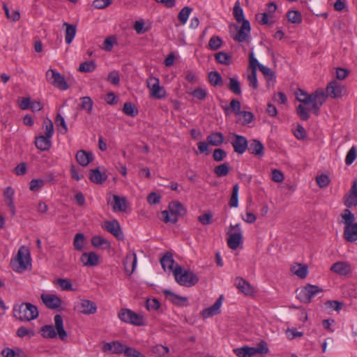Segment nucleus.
Returning a JSON list of instances; mask_svg holds the SVG:
<instances>
[{
    "label": "nucleus",
    "instance_id": "f257e3e1",
    "mask_svg": "<svg viewBox=\"0 0 357 357\" xmlns=\"http://www.w3.org/2000/svg\"><path fill=\"white\" fill-rule=\"evenodd\" d=\"M13 316L21 321H29L36 319L39 312L36 305L30 303H22L13 306Z\"/></svg>",
    "mask_w": 357,
    "mask_h": 357
},
{
    "label": "nucleus",
    "instance_id": "f03ea898",
    "mask_svg": "<svg viewBox=\"0 0 357 357\" xmlns=\"http://www.w3.org/2000/svg\"><path fill=\"white\" fill-rule=\"evenodd\" d=\"M342 222L344 225V237L348 242L357 241V222H355L354 215L348 208L344 209L341 214Z\"/></svg>",
    "mask_w": 357,
    "mask_h": 357
},
{
    "label": "nucleus",
    "instance_id": "7ed1b4c3",
    "mask_svg": "<svg viewBox=\"0 0 357 357\" xmlns=\"http://www.w3.org/2000/svg\"><path fill=\"white\" fill-rule=\"evenodd\" d=\"M174 275L176 281L182 286L192 287L195 285L199 278L196 274L190 270H184L181 266L176 264L174 269Z\"/></svg>",
    "mask_w": 357,
    "mask_h": 357
},
{
    "label": "nucleus",
    "instance_id": "20e7f679",
    "mask_svg": "<svg viewBox=\"0 0 357 357\" xmlns=\"http://www.w3.org/2000/svg\"><path fill=\"white\" fill-rule=\"evenodd\" d=\"M233 351L238 357H252L256 354H266L268 347L266 342L262 340L256 347L243 346L234 349Z\"/></svg>",
    "mask_w": 357,
    "mask_h": 357
},
{
    "label": "nucleus",
    "instance_id": "39448f33",
    "mask_svg": "<svg viewBox=\"0 0 357 357\" xmlns=\"http://www.w3.org/2000/svg\"><path fill=\"white\" fill-rule=\"evenodd\" d=\"M169 211H163L162 212L163 221L166 223H176L178 216L184 215L186 213L185 208L180 202H173L169 204Z\"/></svg>",
    "mask_w": 357,
    "mask_h": 357
},
{
    "label": "nucleus",
    "instance_id": "423d86ee",
    "mask_svg": "<svg viewBox=\"0 0 357 357\" xmlns=\"http://www.w3.org/2000/svg\"><path fill=\"white\" fill-rule=\"evenodd\" d=\"M323 290L317 285L307 284L303 288L296 290V298L303 303H310L313 297Z\"/></svg>",
    "mask_w": 357,
    "mask_h": 357
},
{
    "label": "nucleus",
    "instance_id": "0eeeda50",
    "mask_svg": "<svg viewBox=\"0 0 357 357\" xmlns=\"http://www.w3.org/2000/svg\"><path fill=\"white\" fill-rule=\"evenodd\" d=\"M15 263L17 265L14 270L19 273L27 270L31 266L30 252L25 246H22L18 250Z\"/></svg>",
    "mask_w": 357,
    "mask_h": 357
},
{
    "label": "nucleus",
    "instance_id": "6e6552de",
    "mask_svg": "<svg viewBox=\"0 0 357 357\" xmlns=\"http://www.w3.org/2000/svg\"><path fill=\"white\" fill-rule=\"evenodd\" d=\"M118 317L122 321L135 326H144L145 324L143 315L135 313L130 309H121Z\"/></svg>",
    "mask_w": 357,
    "mask_h": 357
},
{
    "label": "nucleus",
    "instance_id": "1a4fd4ad",
    "mask_svg": "<svg viewBox=\"0 0 357 357\" xmlns=\"http://www.w3.org/2000/svg\"><path fill=\"white\" fill-rule=\"evenodd\" d=\"M46 77L47 81L54 86L61 90H66L68 89V85L67 84L64 77L55 70H48L46 72Z\"/></svg>",
    "mask_w": 357,
    "mask_h": 357
},
{
    "label": "nucleus",
    "instance_id": "9d476101",
    "mask_svg": "<svg viewBox=\"0 0 357 357\" xmlns=\"http://www.w3.org/2000/svg\"><path fill=\"white\" fill-rule=\"evenodd\" d=\"M147 87L150 90L151 96L161 99L165 97V91L162 87L160 86L159 79L154 77H151L146 80Z\"/></svg>",
    "mask_w": 357,
    "mask_h": 357
},
{
    "label": "nucleus",
    "instance_id": "9b49d317",
    "mask_svg": "<svg viewBox=\"0 0 357 357\" xmlns=\"http://www.w3.org/2000/svg\"><path fill=\"white\" fill-rule=\"evenodd\" d=\"M74 308L79 313L84 314H92L97 310L96 303L87 299H81L75 303Z\"/></svg>",
    "mask_w": 357,
    "mask_h": 357
},
{
    "label": "nucleus",
    "instance_id": "f8f14e48",
    "mask_svg": "<svg viewBox=\"0 0 357 357\" xmlns=\"http://www.w3.org/2000/svg\"><path fill=\"white\" fill-rule=\"evenodd\" d=\"M230 142L234 151L238 154L244 153L248 149V142L246 137L243 135L232 134V139Z\"/></svg>",
    "mask_w": 357,
    "mask_h": 357
},
{
    "label": "nucleus",
    "instance_id": "ddd939ff",
    "mask_svg": "<svg viewBox=\"0 0 357 357\" xmlns=\"http://www.w3.org/2000/svg\"><path fill=\"white\" fill-rule=\"evenodd\" d=\"M236 29H237V33L233 38L238 43L247 41L250 36L251 30L249 21L243 20V22L241 23V26L239 29L238 26H236Z\"/></svg>",
    "mask_w": 357,
    "mask_h": 357
},
{
    "label": "nucleus",
    "instance_id": "4468645a",
    "mask_svg": "<svg viewBox=\"0 0 357 357\" xmlns=\"http://www.w3.org/2000/svg\"><path fill=\"white\" fill-rule=\"evenodd\" d=\"M344 204L348 208L357 206V181H354L351 189L343 198Z\"/></svg>",
    "mask_w": 357,
    "mask_h": 357
},
{
    "label": "nucleus",
    "instance_id": "2eb2a0df",
    "mask_svg": "<svg viewBox=\"0 0 357 357\" xmlns=\"http://www.w3.org/2000/svg\"><path fill=\"white\" fill-rule=\"evenodd\" d=\"M102 227L114 235L117 239L121 240L123 238V234L121 229L120 225L116 220L105 221Z\"/></svg>",
    "mask_w": 357,
    "mask_h": 357
},
{
    "label": "nucleus",
    "instance_id": "dca6fc26",
    "mask_svg": "<svg viewBox=\"0 0 357 357\" xmlns=\"http://www.w3.org/2000/svg\"><path fill=\"white\" fill-rule=\"evenodd\" d=\"M327 98L326 94L322 89H317L315 91V97L312 99L311 109L315 115H319L321 106L326 101Z\"/></svg>",
    "mask_w": 357,
    "mask_h": 357
},
{
    "label": "nucleus",
    "instance_id": "f3484780",
    "mask_svg": "<svg viewBox=\"0 0 357 357\" xmlns=\"http://www.w3.org/2000/svg\"><path fill=\"white\" fill-rule=\"evenodd\" d=\"M41 299L45 306L50 309H57L60 307L61 305V298L54 294H43L41 295Z\"/></svg>",
    "mask_w": 357,
    "mask_h": 357
},
{
    "label": "nucleus",
    "instance_id": "a211bd4d",
    "mask_svg": "<svg viewBox=\"0 0 357 357\" xmlns=\"http://www.w3.org/2000/svg\"><path fill=\"white\" fill-rule=\"evenodd\" d=\"M126 347V345L123 344L118 341H113L105 343L102 347V351L104 352H109L114 354H124Z\"/></svg>",
    "mask_w": 357,
    "mask_h": 357
},
{
    "label": "nucleus",
    "instance_id": "6ab92c4d",
    "mask_svg": "<svg viewBox=\"0 0 357 357\" xmlns=\"http://www.w3.org/2000/svg\"><path fill=\"white\" fill-rule=\"evenodd\" d=\"M234 285L236 287L245 295L250 296L255 293L254 288L245 280L241 277L236 278L234 280Z\"/></svg>",
    "mask_w": 357,
    "mask_h": 357
},
{
    "label": "nucleus",
    "instance_id": "aec40b11",
    "mask_svg": "<svg viewBox=\"0 0 357 357\" xmlns=\"http://www.w3.org/2000/svg\"><path fill=\"white\" fill-rule=\"evenodd\" d=\"M137 256L134 251H130L123 261L125 272L129 275H131L137 265Z\"/></svg>",
    "mask_w": 357,
    "mask_h": 357
},
{
    "label": "nucleus",
    "instance_id": "412c9836",
    "mask_svg": "<svg viewBox=\"0 0 357 357\" xmlns=\"http://www.w3.org/2000/svg\"><path fill=\"white\" fill-rule=\"evenodd\" d=\"M166 298L173 304L178 306H185L188 305V298L174 294L169 289L162 290Z\"/></svg>",
    "mask_w": 357,
    "mask_h": 357
},
{
    "label": "nucleus",
    "instance_id": "4be33fe9",
    "mask_svg": "<svg viewBox=\"0 0 357 357\" xmlns=\"http://www.w3.org/2000/svg\"><path fill=\"white\" fill-rule=\"evenodd\" d=\"M242 233L240 231H228L229 236L227 239V245L229 248L236 250L243 243Z\"/></svg>",
    "mask_w": 357,
    "mask_h": 357
},
{
    "label": "nucleus",
    "instance_id": "5701e85b",
    "mask_svg": "<svg viewBox=\"0 0 357 357\" xmlns=\"http://www.w3.org/2000/svg\"><path fill=\"white\" fill-rule=\"evenodd\" d=\"M222 296H220L211 307L202 310V314L204 318H208L220 313Z\"/></svg>",
    "mask_w": 357,
    "mask_h": 357
},
{
    "label": "nucleus",
    "instance_id": "b1692460",
    "mask_svg": "<svg viewBox=\"0 0 357 357\" xmlns=\"http://www.w3.org/2000/svg\"><path fill=\"white\" fill-rule=\"evenodd\" d=\"M80 261L85 266H95L99 264V257L93 252H84L81 255Z\"/></svg>",
    "mask_w": 357,
    "mask_h": 357
},
{
    "label": "nucleus",
    "instance_id": "393cba45",
    "mask_svg": "<svg viewBox=\"0 0 357 357\" xmlns=\"http://www.w3.org/2000/svg\"><path fill=\"white\" fill-rule=\"evenodd\" d=\"M331 271L340 275H347L351 272V269L349 263L337 261L331 266Z\"/></svg>",
    "mask_w": 357,
    "mask_h": 357
},
{
    "label": "nucleus",
    "instance_id": "a878e982",
    "mask_svg": "<svg viewBox=\"0 0 357 357\" xmlns=\"http://www.w3.org/2000/svg\"><path fill=\"white\" fill-rule=\"evenodd\" d=\"M326 92L331 98H339L342 96V88L339 82L333 81L327 86Z\"/></svg>",
    "mask_w": 357,
    "mask_h": 357
},
{
    "label": "nucleus",
    "instance_id": "bb28decb",
    "mask_svg": "<svg viewBox=\"0 0 357 357\" xmlns=\"http://www.w3.org/2000/svg\"><path fill=\"white\" fill-rule=\"evenodd\" d=\"M251 154L256 155H263L264 147L262 143L258 139H254L250 141V144H248V149Z\"/></svg>",
    "mask_w": 357,
    "mask_h": 357
},
{
    "label": "nucleus",
    "instance_id": "cd10ccee",
    "mask_svg": "<svg viewBox=\"0 0 357 357\" xmlns=\"http://www.w3.org/2000/svg\"><path fill=\"white\" fill-rule=\"evenodd\" d=\"M54 320V324H55V329L57 331L59 337L61 340L65 341L67 339L68 335L63 328V318H62L61 315H60V314L55 315Z\"/></svg>",
    "mask_w": 357,
    "mask_h": 357
},
{
    "label": "nucleus",
    "instance_id": "c85d7f7f",
    "mask_svg": "<svg viewBox=\"0 0 357 357\" xmlns=\"http://www.w3.org/2000/svg\"><path fill=\"white\" fill-rule=\"evenodd\" d=\"M76 160L82 166H86L93 160V154L83 150H79L76 153Z\"/></svg>",
    "mask_w": 357,
    "mask_h": 357
},
{
    "label": "nucleus",
    "instance_id": "c756f323",
    "mask_svg": "<svg viewBox=\"0 0 357 357\" xmlns=\"http://www.w3.org/2000/svg\"><path fill=\"white\" fill-rule=\"evenodd\" d=\"M160 264L162 268L166 271L169 270L174 273V269L176 264H175L173 259L172 255L169 252H167L161 259Z\"/></svg>",
    "mask_w": 357,
    "mask_h": 357
},
{
    "label": "nucleus",
    "instance_id": "7c9ffc66",
    "mask_svg": "<svg viewBox=\"0 0 357 357\" xmlns=\"http://www.w3.org/2000/svg\"><path fill=\"white\" fill-rule=\"evenodd\" d=\"M111 205L114 211H125L126 210V199L125 197L114 195Z\"/></svg>",
    "mask_w": 357,
    "mask_h": 357
},
{
    "label": "nucleus",
    "instance_id": "2f4dec72",
    "mask_svg": "<svg viewBox=\"0 0 357 357\" xmlns=\"http://www.w3.org/2000/svg\"><path fill=\"white\" fill-rule=\"evenodd\" d=\"M51 137L47 136L40 135L36 137L35 145L37 149L40 151H47L50 149L52 143L50 140Z\"/></svg>",
    "mask_w": 357,
    "mask_h": 357
},
{
    "label": "nucleus",
    "instance_id": "473e14b6",
    "mask_svg": "<svg viewBox=\"0 0 357 357\" xmlns=\"http://www.w3.org/2000/svg\"><path fill=\"white\" fill-rule=\"evenodd\" d=\"M291 271L301 279L307 277L308 273L307 266L302 264H294L291 267Z\"/></svg>",
    "mask_w": 357,
    "mask_h": 357
},
{
    "label": "nucleus",
    "instance_id": "72a5a7b5",
    "mask_svg": "<svg viewBox=\"0 0 357 357\" xmlns=\"http://www.w3.org/2000/svg\"><path fill=\"white\" fill-rule=\"evenodd\" d=\"M107 178V174L105 173L100 172L98 168L91 170L89 179L91 182L100 184L106 181Z\"/></svg>",
    "mask_w": 357,
    "mask_h": 357
},
{
    "label": "nucleus",
    "instance_id": "f704fd0d",
    "mask_svg": "<svg viewBox=\"0 0 357 357\" xmlns=\"http://www.w3.org/2000/svg\"><path fill=\"white\" fill-rule=\"evenodd\" d=\"M296 97L299 102L304 104H309L315 97V91L311 94H308L305 91L299 89L296 92Z\"/></svg>",
    "mask_w": 357,
    "mask_h": 357
},
{
    "label": "nucleus",
    "instance_id": "c9c22d12",
    "mask_svg": "<svg viewBox=\"0 0 357 357\" xmlns=\"http://www.w3.org/2000/svg\"><path fill=\"white\" fill-rule=\"evenodd\" d=\"M207 142L213 146H220L224 142V137L222 132H213L207 136Z\"/></svg>",
    "mask_w": 357,
    "mask_h": 357
},
{
    "label": "nucleus",
    "instance_id": "e433bc0d",
    "mask_svg": "<svg viewBox=\"0 0 357 357\" xmlns=\"http://www.w3.org/2000/svg\"><path fill=\"white\" fill-rule=\"evenodd\" d=\"M1 355L3 357H26L25 353L19 348L13 349L6 347L2 350Z\"/></svg>",
    "mask_w": 357,
    "mask_h": 357
},
{
    "label": "nucleus",
    "instance_id": "4c0bfd02",
    "mask_svg": "<svg viewBox=\"0 0 357 357\" xmlns=\"http://www.w3.org/2000/svg\"><path fill=\"white\" fill-rule=\"evenodd\" d=\"M223 109L226 114H229V111L231 109L236 116H240L241 111V102L236 99H233L229 104V106L223 107Z\"/></svg>",
    "mask_w": 357,
    "mask_h": 357
},
{
    "label": "nucleus",
    "instance_id": "58836bf2",
    "mask_svg": "<svg viewBox=\"0 0 357 357\" xmlns=\"http://www.w3.org/2000/svg\"><path fill=\"white\" fill-rule=\"evenodd\" d=\"M66 27L65 40L67 44H70L76 34V27L74 25L70 24L67 22L63 24Z\"/></svg>",
    "mask_w": 357,
    "mask_h": 357
},
{
    "label": "nucleus",
    "instance_id": "ea45409f",
    "mask_svg": "<svg viewBox=\"0 0 357 357\" xmlns=\"http://www.w3.org/2000/svg\"><path fill=\"white\" fill-rule=\"evenodd\" d=\"M86 244L85 236L82 233L75 234L73 240V246L77 251L83 250Z\"/></svg>",
    "mask_w": 357,
    "mask_h": 357
},
{
    "label": "nucleus",
    "instance_id": "a19ab883",
    "mask_svg": "<svg viewBox=\"0 0 357 357\" xmlns=\"http://www.w3.org/2000/svg\"><path fill=\"white\" fill-rule=\"evenodd\" d=\"M41 335L45 338H54L58 334L52 325H45L41 328Z\"/></svg>",
    "mask_w": 357,
    "mask_h": 357
},
{
    "label": "nucleus",
    "instance_id": "79ce46f5",
    "mask_svg": "<svg viewBox=\"0 0 357 357\" xmlns=\"http://www.w3.org/2000/svg\"><path fill=\"white\" fill-rule=\"evenodd\" d=\"M233 15L235 20L238 22H243V20H247L244 18L243 10L241 7L240 2L238 1H236L234 9H233Z\"/></svg>",
    "mask_w": 357,
    "mask_h": 357
},
{
    "label": "nucleus",
    "instance_id": "37998d69",
    "mask_svg": "<svg viewBox=\"0 0 357 357\" xmlns=\"http://www.w3.org/2000/svg\"><path fill=\"white\" fill-rule=\"evenodd\" d=\"M229 81L227 86L229 89L234 94L240 95L241 93V89L238 80L235 77H229Z\"/></svg>",
    "mask_w": 357,
    "mask_h": 357
},
{
    "label": "nucleus",
    "instance_id": "c03bdc74",
    "mask_svg": "<svg viewBox=\"0 0 357 357\" xmlns=\"http://www.w3.org/2000/svg\"><path fill=\"white\" fill-rule=\"evenodd\" d=\"M208 81L213 86H222V79L220 74L217 71H211L208 74Z\"/></svg>",
    "mask_w": 357,
    "mask_h": 357
},
{
    "label": "nucleus",
    "instance_id": "a18cd8bd",
    "mask_svg": "<svg viewBox=\"0 0 357 357\" xmlns=\"http://www.w3.org/2000/svg\"><path fill=\"white\" fill-rule=\"evenodd\" d=\"M96 68V64L94 61H89L82 63L78 70L82 73H91L93 72Z\"/></svg>",
    "mask_w": 357,
    "mask_h": 357
},
{
    "label": "nucleus",
    "instance_id": "49530a36",
    "mask_svg": "<svg viewBox=\"0 0 357 357\" xmlns=\"http://www.w3.org/2000/svg\"><path fill=\"white\" fill-rule=\"evenodd\" d=\"M217 62L220 64L228 66L231 63V56L225 52H219L215 54Z\"/></svg>",
    "mask_w": 357,
    "mask_h": 357
},
{
    "label": "nucleus",
    "instance_id": "de8ad7c7",
    "mask_svg": "<svg viewBox=\"0 0 357 357\" xmlns=\"http://www.w3.org/2000/svg\"><path fill=\"white\" fill-rule=\"evenodd\" d=\"M229 172V165L228 163L225 162L214 168V173L218 177H223L228 174Z\"/></svg>",
    "mask_w": 357,
    "mask_h": 357
},
{
    "label": "nucleus",
    "instance_id": "09e8293b",
    "mask_svg": "<svg viewBox=\"0 0 357 357\" xmlns=\"http://www.w3.org/2000/svg\"><path fill=\"white\" fill-rule=\"evenodd\" d=\"M81 108L84 109L88 114H91L93 105L92 99L89 96H84L81 98Z\"/></svg>",
    "mask_w": 357,
    "mask_h": 357
},
{
    "label": "nucleus",
    "instance_id": "8fccbe9b",
    "mask_svg": "<svg viewBox=\"0 0 357 357\" xmlns=\"http://www.w3.org/2000/svg\"><path fill=\"white\" fill-rule=\"evenodd\" d=\"M238 190L239 187L238 184H235L232 188V193L229 201V206L231 207H237L238 205Z\"/></svg>",
    "mask_w": 357,
    "mask_h": 357
},
{
    "label": "nucleus",
    "instance_id": "3c124183",
    "mask_svg": "<svg viewBox=\"0 0 357 357\" xmlns=\"http://www.w3.org/2000/svg\"><path fill=\"white\" fill-rule=\"evenodd\" d=\"M123 112L126 115L132 117L135 116L138 114L137 109L135 108L134 105H132L130 102H126L124 103Z\"/></svg>",
    "mask_w": 357,
    "mask_h": 357
},
{
    "label": "nucleus",
    "instance_id": "603ef678",
    "mask_svg": "<svg viewBox=\"0 0 357 357\" xmlns=\"http://www.w3.org/2000/svg\"><path fill=\"white\" fill-rule=\"evenodd\" d=\"M222 45V40L219 36H212L208 41V47L211 50H217Z\"/></svg>",
    "mask_w": 357,
    "mask_h": 357
},
{
    "label": "nucleus",
    "instance_id": "864d4df0",
    "mask_svg": "<svg viewBox=\"0 0 357 357\" xmlns=\"http://www.w3.org/2000/svg\"><path fill=\"white\" fill-rule=\"evenodd\" d=\"M288 20L294 24H299L302 21V17L301 13L296 10L289 11L287 14Z\"/></svg>",
    "mask_w": 357,
    "mask_h": 357
},
{
    "label": "nucleus",
    "instance_id": "5fc2aeb1",
    "mask_svg": "<svg viewBox=\"0 0 357 357\" xmlns=\"http://www.w3.org/2000/svg\"><path fill=\"white\" fill-rule=\"evenodd\" d=\"M191 11L192 8L188 6H185L181 10L178 15V18L182 24H184L187 22Z\"/></svg>",
    "mask_w": 357,
    "mask_h": 357
},
{
    "label": "nucleus",
    "instance_id": "6e6d98bb",
    "mask_svg": "<svg viewBox=\"0 0 357 357\" xmlns=\"http://www.w3.org/2000/svg\"><path fill=\"white\" fill-rule=\"evenodd\" d=\"M357 157V151L356 148L353 146L348 151L346 158H345V163L347 165H351L354 160L356 159Z\"/></svg>",
    "mask_w": 357,
    "mask_h": 357
},
{
    "label": "nucleus",
    "instance_id": "4d7b16f0",
    "mask_svg": "<svg viewBox=\"0 0 357 357\" xmlns=\"http://www.w3.org/2000/svg\"><path fill=\"white\" fill-rule=\"evenodd\" d=\"M43 126L45 128V136L47 137H52L54 134V125L52 121L49 119H45L43 121Z\"/></svg>",
    "mask_w": 357,
    "mask_h": 357
},
{
    "label": "nucleus",
    "instance_id": "13d9d810",
    "mask_svg": "<svg viewBox=\"0 0 357 357\" xmlns=\"http://www.w3.org/2000/svg\"><path fill=\"white\" fill-rule=\"evenodd\" d=\"M242 116L243 121H241V119H238V122H240L242 125H247L250 123H251L254 119V115L250 112H241L240 116Z\"/></svg>",
    "mask_w": 357,
    "mask_h": 357
},
{
    "label": "nucleus",
    "instance_id": "bf43d9fd",
    "mask_svg": "<svg viewBox=\"0 0 357 357\" xmlns=\"http://www.w3.org/2000/svg\"><path fill=\"white\" fill-rule=\"evenodd\" d=\"M316 182L321 188H324L329 185L330 178L326 174H321L316 177Z\"/></svg>",
    "mask_w": 357,
    "mask_h": 357
},
{
    "label": "nucleus",
    "instance_id": "052dcab7",
    "mask_svg": "<svg viewBox=\"0 0 357 357\" xmlns=\"http://www.w3.org/2000/svg\"><path fill=\"white\" fill-rule=\"evenodd\" d=\"M152 351L160 356H164L169 353V349L167 347L157 344L152 348Z\"/></svg>",
    "mask_w": 357,
    "mask_h": 357
},
{
    "label": "nucleus",
    "instance_id": "680f3d73",
    "mask_svg": "<svg viewBox=\"0 0 357 357\" xmlns=\"http://www.w3.org/2000/svg\"><path fill=\"white\" fill-rule=\"evenodd\" d=\"M191 95L199 100H203L207 96V91L202 88H197L191 93Z\"/></svg>",
    "mask_w": 357,
    "mask_h": 357
},
{
    "label": "nucleus",
    "instance_id": "e2e57ef3",
    "mask_svg": "<svg viewBox=\"0 0 357 357\" xmlns=\"http://www.w3.org/2000/svg\"><path fill=\"white\" fill-rule=\"evenodd\" d=\"M260 65L257 59L255 58L253 52H251L249 54V67L251 72H257V68L259 69Z\"/></svg>",
    "mask_w": 357,
    "mask_h": 357
},
{
    "label": "nucleus",
    "instance_id": "0e129e2a",
    "mask_svg": "<svg viewBox=\"0 0 357 357\" xmlns=\"http://www.w3.org/2000/svg\"><path fill=\"white\" fill-rule=\"evenodd\" d=\"M297 114L300 117V119L303 121H307L310 118V115L308 114L307 109L303 105H299L296 109Z\"/></svg>",
    "mask_w": 357,
    "mask_h": 357
},
{
    "label": "nucleus",
    "instance_id": "69168bd1",
    "mask_svg": "<svg viewBox=\"0 0 357 357\" xmlns=\"http://www.w3.org/2000/svg\"><path fill=\"white\" fill-rule=\"evenodd\" d=\"M55 123L58 127H61L62 130H61V132L63 134H66L67 132V125L65 122L64 118L60 114H57L55 119Z\"/></svg>",
    "mask_w": 357,
    "mask_h": 357
},
{
    "label": "nucleus",
    "instance_id": "338daca9",
    "mask_svg": "<svg viewBox=\"0 0 357 357\" xmlns=\"http://www.w3.org/2000/svg\"><path fill=\"white\" fill-rule=\"evenodd\" d=\"M259 70L262 73L267 80H273L274 79V73L268 67L260 65Z\"/></svg>",
    "mask_w": 357,
    "mask_h": 357
},
{
    "label": "nucleus",
    "instance_id": "774afa93",
    "mask_svg": "<svg viewBox=\"0 0 357 357\" xmlns=\"http://www.w3.org/2000/svg\"><path fill=\"white\" fill-rule=\"evenodd\" d=\"M124 355L126 357H145L144 355H142L139 351L136 350L134 348L126 347V349L124 351Z\"/></svg>",
    "mask_w": 357,
    "mask_h": 357
}]
</instances>
